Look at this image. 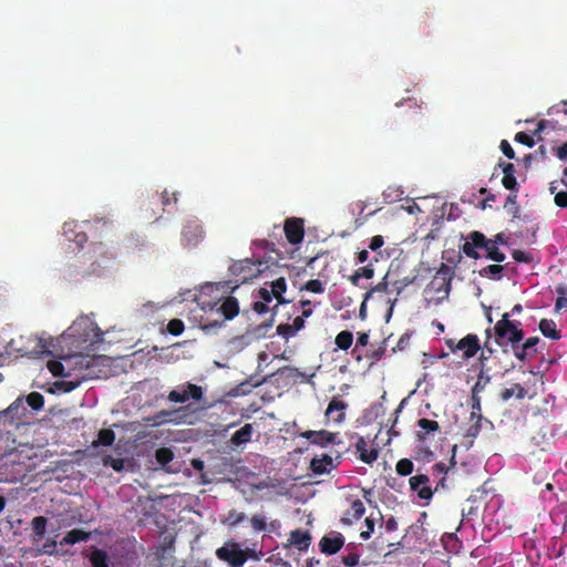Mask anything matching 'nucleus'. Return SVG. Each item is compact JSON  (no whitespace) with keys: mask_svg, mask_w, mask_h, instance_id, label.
Here are the masks:
<instances>
[{"mask_svg":"<svg viewBox=\"0 0 567 567\" xmlns=\"http://www.w3.org/2000/svg\"><path fill=\"white\" fill-rule=\"evenodd\" d=\"M540 343L538 337L527 338L522 346L515 344L511 349L514 355L522 362H526L532 359L534 354L538 352L537 344Z\"/></svg>","mask_w":567,"mask_h":567,"instance_id":"9d476101","label":"nucleus"},{"mask_svg":"<svg viewBox=\"0 0 567 567\" xmlns=\"http://www.w3.org/2000/svg\"><path fill=\"white\" fill-rule=\"evenodd\" d=\"M386 290H388V282H385V281L379 282L377 286H374L372 288V290H370L365 293L364 299L367 300L371 296L372 292H383Z\"/></svg>","mask_w":567,"mask_h":567,"instance_id":"69168bd1","label":"nucleus"},{"mask_svg":"<svg viewBox=\"0 0 567 567\" xmlns=\"http://www.w3.org/2000/svg\"><path fill=\"white\" fill-rule=\"evenodd\" d=\"M347 402L342 401L339 396H333L326 410V417L336 424H340L346 419Z\"/></svg>","mask_w":567,"mask_h":567,"instance_id":"f8f14e48","label":"nucleus"},{"mask_svg":"<svg viewBox=\"0 0 567 567\" xmlns=\"http://www.w3.org/2000/svg\"><path fill=\"white\" fill-rule=\"evenodd\" d=\"M271 292L274 297L277 299V305L286 303L287 301L284 298V292L287 289L286 279L284 277H280L271 282Z\"/></svg>","mask_w":567,"mask_h":567,"instance_id":"cd10ccee","label":"nucleus"},{"mask_svg":"<svg viewBox=\"0 0 567 567\" xmlns=\"http://www.w3.org/2000/svg\"><path fill=\"white\" fill-rule=\"evenodd\" d=\"M504 176L502 178L503 186L511 190L518 193V184L515 177V166L512 163H505L503 166Z\"/></svg>","mask_w":567,"mask_h":567,"instance_id":"aec40b11","label":"nucleus"},{"mask_svg":"<svg viewBox=\"0 0 567 567\" xmlns=\"http://www.w3.org/2000/svg\"><path fill=\"white\" fill-rule=\"evenodd\" d=\"M344 545V537L337 533L334 537L323 536L319 542L320 551L326 555L337 554Z\"/></svg>","mask_w":567,"mask_h":567,"instance_id":"4468645a","label":"nucleus"},{"mask_svg":"<svg viewBox=\"0 0 567 567\" xmlns=\"http://www.w3.org/2000/svg\"><path fill=\"white\" fill-rule=\"evenodd\" d=\"M495 343L507 352V347H513L523 341L525 333L520 321L512 320L511 313H503L502 318L495 323L494 328Z\"/></svg>","mask_w":567,"mask_h":567,"instance_id":"f03ea898","label":"nucleus"},{"mask_svg":"<svg viewBox=\"0 0 567 567\" xmlns=\"http://www.w3.org/2000/svg\"><path fill=\"white\" fill-rule=\"evenodd\" d=\"M83 380L84 378H78L74 380H59L55 381L53 385L56 390L62 391L64 393H69L79 388L82 384Z\"/></svg>","mask_w":567,"mask_h":567,"instance_id":"c756f323","label":"nucleus"},{"mask_svg":"<svg viewBox=\"0 0 567 567\" xmlns=\"http://www.w3.org/2000/svg\"><path fill=\"white\" fill-rule=\"evenodd\" d=\"M554 202L558 207L566 208L567 207V192L561 190V192L556 193Z\"/></svg>","mask_w":567,"mask_h":567,"instance_id":"13d9d810","label":"nucleus"},{"mask_svg":"<svg viewBox=\"0 0 567 567\" xmlns=\"http://www.w3.org/2000/svg\"><path fill=\"white\" fill-rule=\"evenodd\" d=\"M512 256H513V259L517 262L529 264L533 260V257L529 252H526V251H523L519 249L513 250Z\"/></svg>","mask_w":567,"mask_h":567,"instance_id":"603ef678","label":"nucleus"},{"mask_svg":"<svg viewBox=\"0 0 567 567\" xmlns=\"http://www.w3.org/2000/svg\"><path fill=\"white\" fill-rule=\"evenodd\" d=\"M162 204L163 206H169L172 203L176 204L177 202V197H176V194L175 193H172L171 195L168 194L167 190H164L162 196Z\"/></svg>","mask_w":567,"mask_h":567,"instance_id":"bf43d9fd","label":"nucleus"},{"mask_svg":"<svg viewBox=\"0 0 567 567\" xmlns=\"http://www.w3.org/2000/svg\"><path fill=\"white\" fill-rule=\"evenodd\" d=\"M115 441V433L111 429H102L97 434V441L94 445L111 446Z\"/></svg>","mask_w":567,"mask_h":567,"instance_id":"c9c22d12","label":"nucleus"},{"mask_svg":"<svg viewBox=\"0 0 567 567\" xmlns=\"http://www.w3.org/2000/svg\"><path fill=\"white\" fill-rule=\"evenodd\" d=\"M250 524L255 532H264V530H267V528H268V524L264 516L254 515L250 518Z\"/></svg>","mask_w":567,"mask_h":567,"instance_id":"49530a36","label":"nucleus"},{"mask_svg":"<svg viewBox=\"0 0 567 567\" xmlns=\"http://www.w3.org/2000/svg\"><path fill=\"white\" fill-rule=\"evenodd\" d=\"M480 249H484L486 258L495 262H502L506 258L505 254L496 245L489 243L483 233L477 230L471 231L466 236L465 243L461 246V250L466 257L478 259L481 257Z\"/></svg>","mask_w":567,"mask_h":567,"instance_id":"f257e3e1","label":"nucleus"},{"mask_svg":"<svg viewBox=\"0 0 567 567\" xmlns=\"http://www.w3.org/2000/svg\"><path fill=\"white\" fill-rule=\"evenodd\" d=\"M106 464H110L115 472H121L124 468L123 458H110V462H106Z\"/></svg>","mask_w":567,"mask_h":567,"instance_id":"0e129e2a","label":"nucleus"},{"mask_svg":"<svg viewBox=\"0 0 567 567\" xmlns=\"http://www.w3.org/2000/svg\"><path fill=\"white\" fill-rule=\"evenodd\" d=\"M504 270V267L498 265V264H494V265H488L486 267H484L483 269L480 270V276L482 277H487V278H495L497 276H499Z\"/></svg>","mask_w":567,"mask_h":567,"instance_id":"a19ab883","label":"nucleus"},{"mask_svg":"<svg viewBox=\"0 0 567 567\" xmlns=\"http://www.w3.org/2000/svg\"><path fill=\"white\" fill-rule=\"evenodd\" d=\"M470 420L474 422L467 426L464 436L472 440L476 439L484 429L492 430L494 426L493 423L483 415Z\"/></svg>","mask_w":567,"mask_h":567,"instance_id":"dca6fc26","label":"nucleus"},{"mask_svg":"<svg viewBox=\"0 0 567 567\" xmlns=\"http://www.w3.org/2000/svg\"><path fill=\"white\" fill-rule=\"evenodd\" d=\"M504 207L512 214L513 218L518 217L519 207L517 205V193L511 192L506 198Z\"/></svg>","mask_w":567,"mask_h":567,"instance_id":"58836bf2","label":"nucleus"},{"mask_svg":"<svg viewBox=\"0 0 567 567\" xmlns=\"http://www.w3.org/2000/svg\"><path fill=\"white\" fill-rule=\"evenodd\" d=\"M514 140L523 145L528 146V147H533L535 144L533 136H530L529 134H527L525 132L516 133Z\"/></svg>","mask_w":567,"mask_h":567,"instance_id":"864d4df0","label":"nucleus"},{"mask_svg":"<svg viewBox=\"0 0 567 567\" xmlns=\"http://www.w3.org/2000/svg\"><path fill=\"white\" fill-rule=\"evenodd\" d=\"M203 395L204 392L202 386L188 382L179 386L178 389L172 390L168 393L167 399L168 401L174 403H185L189 399L194 401H199L202 400Z\"/></svg>","mask_w":567,"mask_h":567,"instance_id":"423d86ee","label":"nucleus"},{"mask_svg":"<svg viewBox=\"0 0 567 567\" xmlns=\"http://www.w3.org/2000/svg\"><path fill=\"white\" fill-rule=\"evenodd\" d=\"M290 542L300 550H306L310 545L311 536L308 532L296 529L290 533Z\"/></svg>","mask_w":567,"mask_h":567,"instance_id":"b1692460","label":"nucleus"},{"mask_svg":"<svg viewBox=\"0 0 567 567\" xmlns=\"http://www.w3.org/2000/svg\"><path fill=\"white\" fill-rule=\"evenodd\" d=\"M556 155L559 159L567 158V141L565 143H563V145L557 148Z\"/></svg>","mask_w":567,"mask_h":567,"instance_id":"774afa93","label":"nucleus"},{"mask_svg":"<svg viewBox=\"0 0 567 567\" xmlns=\"http://www.w3.org/2000/svg\"><path fill=\"white\" fill-rule=\"evenodd\" d=\"M492 378L491 375H488L485 371H484V368L481 369L478 375H477V380L475 382V384L473 385L472 388V393L475 394H480L481 392H483L485 390V388L487 386V384L491 382Z\"/></svg>","mask_w":567,"mask_h":567,"instance_id":"72a5a7b5","label":"nucleus"},{"mask_svg":"<svg viewBox=\"0 0 567 567\" xmlns=\"http://www.w3.org/2000/svg\"><path fill=\"white\" fill-rule=\"evenodd\" d=\"M364 524H365L367 529L362 530L360 536L364 540H367L371 537V534L374 532L375 518H373L372 516H369L365 518Z\"/></svg>","mask_w":567,"mask_h":567,"instance_id":"3c124183","label":"nucleus"},{"mask_svg":"<svg viewBox=\"0 0 567 567\" xmlns=\"http://www.w3.org/2000/svg\"><path fill=\"white\" fill-rule=\"evenodd\" d=\"M24 410H25V408L23 405L22 398H18L4 411L0 412V419L6 417L8 415H10L11 417H13V416L19 417L20 416L19 412L24 411Z\"/></svg>","mask_w":567,"mask_h":567,"instance_id":"473e14b6","label":"nucleus"},{"mask_svg":"<svg viewBox=\"0 0 567 567\" xmlns=\"http://www.w3.org/2000/svg\"><path fill=\"white\" fill-rule=\"evenodd\" d=\"M264 262L259 259L251 260V259H243L235 261L229 267V272L237 277V282H247L256 277H258L261 272V266Z\"/></svg>","mask_w":567,"mask_h":567,"instance_id":"7ed1b4c3","label":"nucleus"},{"mask_svg":"<svg viewBox=\"0 0 567 567\" xmlns=\"http://www.w3.org/2000/svg\"><path fill=\"white\" fill-rule=\"evenodd\" d=\"M277 333L285 340H288L296 333V331L293 330V327L291 324L280 323L277 327Z\"/></svg>","mask_w":567,"mask_h":567,"instance_id":"8fccbe9b","label":"nucleus"},{"mask_svg":"<svg viewBox=\"0 0 567 567\" xmlns=\"http://www.w3.org/2000/svg\"><path fill=\"white\" fill-rule=\"evenodd\" d=\"M494 349L491 348L489 346H487V341L484 342V349L483 351L481 352V355L478 358V360L481 361V363L484 365V361L488 360L492 354L494 353Z\"/></svg>","mask_w":567,"mask_h":567,"instance_id":"052dcab7","label":"nucleus"},{"mask_svg":"<svg viewBox=\"0 0 567 567\" xmlns=\"http://www.w3.org/2000/svg\"><path fill=\"white\" fill-rule=\"evenodd\" d=\"M526 390L519 383H514L512 388H506L499 393V398L502 401L506 402L512 399L514 395L522 400L526 396Z\"/></svg>","mask_w":567,"mask_h":567,"instance_id":"a878e982","label":"nucleus"},{"mask_svg":"<svg viewBox=\"0 0 567 567\" xmlns=\"http://www.w3.org/2000/svg\"><path fill=\"white\" fill-rule=\"evenodd\" d=\"M471 415H470V419H474L476 416H482V405H481V396L480 394L475 393L473 394L472 393V396H471Z\"/></svg>","mask_w":567,"mask_h":567,"instance_id":"a18cd8bd","label":"nucleus"},{"mask_svg":"<svg viewBox=\"0 0 567 567\" xmlns=\"http://www.w3.org/2000/svg\"><path fill=\"white\" fill-rule=\"evenodd\" d=\"M174 458V453L169 447H159L155 451V460L161 466H166Z\"/></svg>","mask_w":567,"mask_h":567,"instance_id":"f704fd0d","label":"nucleus"},{"mask_svg":"<svg viewBox=\"0 0 567 567\" xmlns=\"http://www.w3.org/2000/svg\"><path fill=\"white\" fill-rule=\"evenodd\" d=\"M25 401L28 405L34 411L41 410L44 405V396L35 391L28 394Z\"/></svg>","mask_w":567,"mask_h":567,"instance_id":"e433bc0d","label":"nucleus"},{"mask_svg":"<svg viewBox=\"0 0 567 567\" xmlns=\"http://www.w3.org/2000/svg\"><path fill=\"white\" fill-rule=\"evenodd\" d=\"M285 235L291 245H298L303 240V220L300 218H288L284 226Z\"/></svg>","mask_w":567,"mask_h":567,"instance_id":"1a4fd4ad","label":"nucleus"},{"mask_svg":"<svg viewBox=\"0 0 567 567\" xmlns=\"http://www.w3.org/2000/svg\"><path fill=\"white\" fill-rule=\"evenodd\" d=\"M453 277V267L446 264H441L432 280V285L436 291H444L445 293H449L451 291V282Z\"/></svg>","mask_w":567,"mask_h":567,"instance_id":"6e6552de","label":"nucleus"},{"mask_svg":"<svg viewBox=\"0 0 567 567\" xmlns=\"http://www.w3.org/2000/svg\"><path fill=\"white\" fill-rule=\"evenodd\" d=\"M357 271L359 272L360 279L361 278L371 279L374 275V269L371 264L358 268Z\"/></svg>","mask_w":567,"mask_h":567,"instance_id":"4d7b16f0","label":"nucleus"},{"mask_svg":"<svg viewBox=\"0 0 567 567\" xmlns=\"http://www.w3.org/2000/svg\"><path fill=\"white\" fill-rule=\"evenodd\" d=\"M499 148L507 158H509V159L515 158V152H514L513 147L511 146V144L508 143V141L502 140Z\"/></svg>","mask_w":567,"mask_h":567,"instance_id":"6e6d98bb","label":"nucleus"},{"mask_svg":"<svg viewBox=\"0 0 567 567\" xmlns=\"http://www.w3.org/2000/svg\"><path fill=\"white\" fill-rule=\"evenodd\" d=\"M430 478L427 475L417 474L409 480L410 487L417 493L419 498L429 501L433 496V491L429 486Z\"/></svg>","mask_w":567,"mask_h":567,"instance_id":"ddd939ff","label":"nucleus"},{"mask_svg":"<svg viewBox=\"0 0 567 567\" xmlns=\"http://www.w3.org/2000/svg\"><path fill=\"white\" fill-rule=\"evenodd\" d=\"M299 435L308 440L311 444L318 445L320 447H327L329 444L339 445L341 443L339 440V433H333L326 430H308L301 432Z\"/></svg>","mask_w":567,"mask_h":567,"instance_id":"0eeeda50","label":"nucleus"},{"mask_svg":"<svg viewBox=\"0 0 567 567\" xmlns=\"http://www.w3.org/2000/svg\"><path fill=\"white\" fill-rule=\"evenodd\" d=\"M254 427L252 424L246 423L239 430H237L230 437V444L239 446L251 441Z\"/></svg>","mask_w":567,"mask_h":567,"instance_id":"6ab92c4d","label":"nucleus"},{"mask_svg":"<svg viewBox=\"0 0 567 567\" xmlns=\"http://www.w3.org/2000/svg\"><path fill=\"white\" fill-rule=\"evenodd\" d=\"M205 238V231L197 218H189L182 229V244L184 247L193 248L198 246Z\"/></svg>","mask_w":567,"mask_h":567,"instance_id":"39448f33","label":"nucleus"},{"mask_svg":"<svg viewBox=\"0 0 567 567\" xmlns=\"http://www.w3.org/2000/svg\"><path fill=\"white\" fill-rule=\"evenodd\" d=\"M254 310L259 313V315H264L266 312H268L269 308L267 306L266 302H262V301H256L254 302V306H252Z\"/></svg>","mask_w":567,"mask_h":567,"instance_id":"338daca9","label":"nucleus"},{"mask_svg":"<svg viewBox=\"0 0 567 567\" xmlns=\"http://www.w3.org/2000/svg\"><path fill=\"white\" fill-rule=\"evenodd\" d=\"M417 426L424 432H417V439L420 441H424L426 439V434L430 432H437L440 430L439 422L430 419L422 417L417 421Z\"/></svg>","mask_w":567,"mask_h":567,"instance_id":"393cba45","label":"nucleus"},{"mask_svg":"<svg viewBox=\"0 0 567 567\" xmlns=\"http://www.w3.org/2000/svg\"><path fill=\"white\" fill-rule=\"evenodd\" d=\"M185 324L181 319H172L168 321L166 330L172 336H181L184 332Z\"/></svg>","mask_w":567,"mask_h":567,"instance_id":"ea45409f","label":"nucleus"},{"mask_svg":"<svg viewBox=\"0 0 567 567\" xmlns=\"http://www.w3.org/2000/svg\"><path fill=\"white\" fill-rule=\"evenodd\" d=\"M92 567H110V558L105 550L95 548L90 555Z\"/></svg>","mask_w":567,"mask_h":567,"instance_id":"bb28decb","label":"nucleus"},{"mask_svg":"<svg viewBox=\"0 0 567 567\" xmlns=\"http://www.w3.org/2000/svg\"><path fill=\"white\" fill-rule=\"evenodd\" d=\"M355 450L359 453V458L365 464H372L379 456L378 449H368V443L363 436L358 437Z\"/></svg>","mask_w":567,"mask_h":567,"instance_id":"2eb2a0df","label":"nucleus"},{"mask_svg":"<svg viewBox=\"0 0 567 567\" xmlns=\"http://www.w3.org/2000/svg\"><path fill=\"white\" fill-rule=\"evenodd\" d=\"M48 519L44 516H35L31 520L34 539L40 540L43 538L47 530Z\"/></svg>","mask_w":567,"mask_h":567,"instance_id":"c85d7f7f","label":"nucleus"},{"mask_svg":"<svg viewBox=\"0 0 567 567\" xmlns=\"http://www.w3.org/2000/svg\"><path fill=\"white\" fill-rule=\"evenodd\" d=\"M312 315V309L302 310V315L298 316L293 319V323L291 324L293 327V330L296 332L300 331L305 328V319L309 318Z\"/></svg>","mask_w":567,"mask_h":567,"instance_id":"09e8293b","label":"nucleus"},{"mask_svg":"<svg viewBox=\"0 0 567 567\" xmlns=\"http://www.w3.org/2000/svg\"><path fill=\"white\" fill-rule=\"evenodd\" d=\"M220 313L224 316L225 320L234 319L239 312V303L235 297H227L220 305L219 309Z\"/></svg>","mask_w":567,"mask_h":567,"instance_id":"412c9836","label":"nucleus"},{"mask_svg":"<svg viewBox=\"0 0 567 567\" xmlns=\"http://www.w3.org/2000/svg\"><path fill=\"white\" fill-rule=\"evenodd\" d=\"M300 290H307L312 293H322L324 291L323 284L319 279L308 280Z\"/></svg>","mask_w":567,"mask_h":567,"instance_id":"79ce46f5","label":"nucleus"},{"mask_svg":"<svg viewBox=\"0 0 567 567\" xmlns=\"http://www.w3.org/2000/svg\"><path fill=\"white\" fill-rule=\"evenodd\" d=\"M353 342V334L349 330L339 332L336 337L334 343L341 350H348Z\"/></svg>","mask_w":567,"mask_h":567,"instance_id":"7c9ffc66","label":"nucleus"},{"mask_svg":"<svg viewBox=\"0 0 567 567\" xmlns=\"http://www.w3.org/2000/svg\"><path fill=\"white\" fill-rule=\"evenodd\" d=\"M16 439L9 430L0 429V461L16 451Z\"/></svg>","mask_w":567,"mask_h":567,"instance_id":"f3484780","label":"nucleus"},{"mask_svg":"<svg viewBox=\"0 0 567 567\" xmlns=\"http://www.w3.org/2000/svg\"><path fill=\"white\" fill-rule=\"evenodd\" d=\"M246 519V515L245 513H241V512H237L235 509L233 511H229L228 512V515L226 517V523L231 526V527H235L237 526L238 524H240L241 522H244Z\"/></svg>","mask_w":567,"mask_h":567,"instance_id":"c03bdc74","label":"nucleus"},{"mask_svg":"<svg viewBox=\"0 0 567 567\" xmlns=\"http://www.w3.org/2000/svg\"><path fill=\"white\" fill-rule=\"evenodd\" d=\"M359 554L349 553L342 557V563L348 567H354L359 564Z\"/></svg>","mask_w":567,"mask_h":567,"instance_id":"5fc2aeb1","label":"nucleus"},{"mask_svg":"<svg viewBox=\"0 0 567 567\" xmlns=\"http://www.w3.org/2000/svg\"><path fill=\"white\" fill-rule=\"evenodd\" d=\"M216 556L230 567H241L248 559L247 551L240 549L239 544L234 540H228L224 546L217 548Z\"/></svg>","mask_w":567,"mask_h":567,"instance_id":"20e7f679","label":"nucleus"},{"mask_svg":"<svg viewBox=\"0 0 567 567\" xmlns=\"http://www.w3.org/2000/svg\"><path fill=\"white\" fill-rule=\"evenodd\" d=\"M414 470V464L410 458H401L395 465V471L400 476H408Z\"/></svg>","mask_w":567,"mask_h":567,"instance_id":"4c0bfd02","label":"nucleus"},{"mask_svg":"<svg viewBox=\"0 0 567 567\" xmlns=\"http://www.w3.org/2000/svg\"><path fill=\"white\" fill-rule=\"evenodd\" d=\"M34 342H35L34 348L31 351H29L28 353L35 354V355H40V354L52 355V351L49 349V342L47 339H44L42 337H35Z\"/></svg>","mask_w":567,"mask_h":567,"instance_id":"2f4dec72","label":"nucleus"},{"mask_svg":"<svg viewBox=\"0 0 567 567\" xmlns=\"http://www.w3.org/2000/svg\"><path fill=\"white\" fill-rule=\"evenodd\" d=\"M350 513H351L353 519H360L365 513V507H364V504L362 503V501H360V499L353 501L351 504Z\"/></svg>","mask_w":567,"mask_h":567,"instance_id":"de8ad7c7","label":"nucleus"},{"mask_svg":"<svg viewBox=\"0 0 567 567\" xmlns=\"http://www.w3.org/2000/svg\"><path fill=\"white\" fill-rule=\"evenodd\" d=\"M384 244L383 237L381 235L373 236L370 240L369 248L373 251L381 248Z\"/></svg>","mask_w":567,"mask_h":567,"instance_id":"680f3d73","label":"nucleus"},{"mask_svg":"<svg viewBox=\"0 0 567 567\" xmlns=\"http://www.w3.org/2000/svg\"><path fill=\"white\" fill-rule=\"evenodd\" d=\"M455 348L458 351H463L464 360H470L477 354L482 347L478 337L474 333H468L456 342Z\"/></svg>","mask_w":567,"mask_h":567,"instance_id":"9b49d317","label":"nucleus"},{"mask_svg":"<svg viewBox=\"0 0 567 567\" xmlns=\"http://www.w3.org/2000/svg\"><path fill=\"white\" fill-rule=\"evenodd\" d=\"M258 295L259 298L261 299L260 301L266 303L270 302L272 298H275L271 290H268L267 288H260Z\"/></svg>","mask_w":567,"mask_h":567,"instance_id":"e2e57ef3","label":"nucleus"},{"mask_svg":"<svg viewBox=\"0 0 567 567\" xmlns=\"http://www.w3.org/2000/svg\"><path fill=\"white\" fill-rule=\"evenodd\" d=\"M91 534L89 532H85L81 528H74L69 530L60 544L63 545H74L80 542H86L90 539Z\"/></svg>","mask_w":567,"mask_h":567,"instance_id":"4be33fe9","label":"nucleus"},{"mask_svg":"<svg viewBox=\"0 0 567 567\" xmlns=\"http://www.w3.org/2000/svg\"><path fill=\"white\" fill-rule=\"evenodd\" d=\"M48 370L54 375V377H69V373H64V365L56 360H50L47 363Z\"/></svg>","mask_w":567,"mask_h":567,"instance_id":"37998d69","label":"nucleus"},{"mask_svg":"<svg viewBox=\"0 0 567 567\" xmlns=\"http://www.w3.org/2000/svg\"><path fill=\"white\" fill-rule=\"evenodd\" d=\"M333 467H336L333 458L328 454H324L321 458L315 457L310 462L311 471L318 475L329 473Z\"/></svg>","mask_w":567,"mask_h":567,"instance_id":"a211bd4d","label":"nucleus"},{"mask_svg":"<svg viewBox=\"0 0 567 567\" xmlns=\"http://www.w3.org/2000/svg\"><path fill=\"white\" fill-rule=\"evenodd\" d=\"M538 327L543 336L547 338L553 340H559L561 338L560 331L557 330L556 323L551 319H542Z\"/></svg>","mask_w":567,"mask_h":567,"instance_id":"5701e85b","label":"nucleus"}]
</instances>
